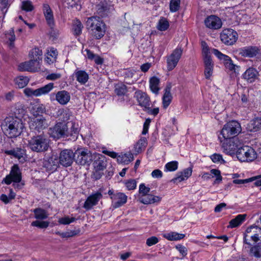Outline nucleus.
<instances>
[{"instance_id":"48","label":"nucleus","mask_w":261,"mask_h":261,"mask_svg":"<svg viewBox=\"0 0 261 261\" xmlns=\"http://www.w3.org/2000/svg\"><path fill=\"white\" fill-rule=\"evenodd\" d=\"M178 168V162L177 161H172L167 163L165 166V171H174Z\"/></svg>"},{"instance_id":"11","label":"nucleus","mask_w":261,"mask_h":261,"mask_svg":"<svg viewBox=\"0 0 261 261\" xmlns=\"http://www.w3.org/2000/svg\"><path fill=\"white\" fill-rule=\"evenodd\" d=\"M221 41L227 45L233 44L238 38V33L231 29H226L222 31L220 34Z\"/></svg>"},{"instance_id":"32","label":"nucleus","mask_w":261,"mask_h":261,"mask_svg":"<svg viewBox=\"0 0 261 261\" xmlns=\"http://www.w3.org/2000/svg\"><path fill=\"white\" fill-rule=\"evenodd\" d=\"M247 128L248 131L255 132L261 129V118H255L251 120L247 124Z\"/></svg>"},{"instance_id":"61","label":"nucleus","mask_w":261,"mask_h":261,"mask_svg":"<svg viewBox=\"0 0 261 261\" xmlns=\"http://www.w3.org/2000/svg\"><path fill=\"white\" fill-rule=\"evenodd\" d=\"M256 179V177H252L245 179H234L233 182L235 184H245L249 182H252Z\"/></svg>"},{"instance_id":"25","label":"nucleus","mask_w":261,"mask_h":261,"mask_svg":"<svg viewBox=\"0 0 261 261\" xmlns=\"http://www.w3.org/2000/svg\"><path fill=\"white\" fill-rule=\"evenodd\" d=\"M43 10L47 24L50 29L53 30L54 27H55V20L53 12L50 6L47 4H44Z\"/></svg>"},{"instance_id":"53","label":"nucleus","mask_w":261,"mask_h":261,"mask_svg":"<svg viewBox=\"0 0 261 261\" xmlns=\"http://www.w3.org/2000/svg\"><path fill=\"white\" fill-rule=\"evenodd\" d=\"M211 173L213 175L212 176V177H214V176L216 177V178L214 181L215 184H218L220 183L222 179V177L221 175V172L219 170L217 169H212L211 170Z\"/></svg>"},{"instance_id":"9","label":"nucleus","mask_w":261,"mask_h":261,"mask_svg":"<svg viewBox=\"0 0 261 261\" xmlns=\"http://www.w3.org/2000/svg\"><path fill=\"white\" fill-rule=\"evenodd\" d=\"M222 147L225 152L231 154L237 152L241 146L238 138H229L224 139Z\"/></svg>"},{"instance_id":"57","label":"nucleus","mask_w":261,"mask_h":261,"mask_svg":"<svg viewBox=\"0 0 261 261\" xmlns=\"http://www.w3.org/2000/svg\"><path fill=\"white\" fill-rule=\"evenodd\" d=\"M212 53L220 60H223V61L224 60H226V59H227V57H228L227 55L223 54L222 53H221L219 50L213 48L212 49Z\"/></svg>"},{"instance_id":"13","label":"nucleus","mask_w":261,"mask_h":261,"mask_svg":"<svg viewBox=\"0 0 261 261\" xmlns=\"http://www.w3.org/2000/svg\"><path fill=\"white\" fill-rule=\"evenodd\" d=\"M75 154L71 149H64L60 153L59 164L64 167L71 166L74 160Z\"/></svg>"},{"instance_id":"10","label":"nucleus","mask_w":261,"mask_h":261,"mask_svg":"<svg viewBox=\"0 0 261 261\" xmlns=\"http://www.w3.org/2000/svg\"><path fill=\"white\" fill-rule=\"evenodd\" d=\"M75 162L81 165H89L93 156L88 149H78L74 152Z\"/></svg>"},{"instance_id":"27","label":"nucleus","mask_w":261,"mask_h":261,"mask_svg":"<svg viewBox=\"0 0 261 261\" xmlns=\"http://www.w3.org/2000/svg\"><path fill=\"white\" fill-rule=\"evenodd\" d=\"M172 85L171 83H168L164 90L165 92L162 98L163 106L164 109H166L170 104L172 96L171 93Z\"/></svg>"},{"instance_id":"28","label":"nucleus","mask_w":261,"mask_h":261,"mask_svg":"<svg viewBox=\"0 0 261 261\" xmlns=\"http://www.w3.org/2000/svg\"><path fill=\"white\" fill-rule=\"evenodd\" d=\"M56 99L60 105H65L70 101V95L67 91H59L56 94Z\"/></svg>"},{"instance_id":"21","label":"nucleus","mask_w":261,"mask_h":261,"mask_svg":"<svg viewBox=\"0 0 261 261\" xmlns=\"http://www.w3.org/2000/svg\"><path fill=\"white\" fill-rule=\"evenodd\" d=\"M248 246H244L243 249L246 250L248 255L251 257L258 259L261 258V244L257 243L254 245H248Z\"/></svg>"},{"instance_id":"18","label":"nucleus","mask_w":261,"mask_h":261,"mask_svg":"<svg viewBox=\"0 0 261 261\" xmlns=\"http://www.w3.org/2000/svg\"><path fill=\"white\" fill-rule=\"evenodd\" d=\"M134 97L137 99L139 105L144 108V111L146 108H148L151 105L150 97L148 95L142 91H138L135 93Z\"/></svg>"},{"instance_id":"14","label":"nucleus","mask_w":261,"mask_h":261,"mask_svg":"<svg viewBox=\"0 0 261 261\" xmlns=\"http://www.w3.org/2000/svg\"><path fill=\"white\" fill-rule=\"evenodd\" d=\"M181 48H175L172 54L167 57V69L169 71L173 70L177 65L182 55Z\"/></svg>"},{"instance_id":"49","label":"nucleus","mask_w":261,"mask_h":261,"mask_svg":"<svg viewBox=\"0 0 261 261\" xmlns=\"http://www.w3.org/2000/svg\"><path fill=\"white\" fill-rule=\"evenodd\" d=\"M6 152L7 154L12 155L18 159H20L23 156V150L22 149L18 148H17L16 149L7 151Z\"/></svg>"},{"instance_id":"12","label":"nucleus","mask_w":261,"mask_h":261,"mask_svg":"<svg viewBox=\"0 0 261 261\" xmlns=\"http://www.w3.org/2000/svg\"><path fill=\"white\" fill-rule=\"evenodd\" d=\"M54 88V83H50L36 90H33L30 88H27L23 90L24 94L28 97L33 96H39L43 94H46Z\"/></svg>"},{"instance_id":"41","label":"nucleus","mask_w":261,"mask_h":261,"mask_svg":"<svg viewBox=\"0 0 261 261\" xmlns=\"http://www.w3.org/2000/svg\"><path fill=\"white\" fill-rule=\"evenodd\" d=\"M117 159L119 163H123L124 164H128L132 161H133L134 156L133 154L128 153L119 155Z\"/></svg>"},{"instance_id":"4","label":"nucleus","mask_w":261,"mask_h":261,"mask_svg":"<svg viewBox=\"0 0 261 261\" xmlns=\"http://www.w3.org/2000/svg\"><path fill=\"white\" fill-rule=\"evenodd\" d=\"M241 132L240 124L237 121L232 120L225 124L221 130V134L224 139L237 138Z\"/></svg>"},{"instance_id":"17","label":"nucleus","mask_w":261,"mask_h":261,"mask_svg":"<svg viewBox=\"0 0 261 261\" xmlns=\"http://www.w3.org/2000/svg\"><path fill=\"white\" fill-rule=\"evenodd\" d=\"M102 195L101 192L97 191L92 193L86 199L83 207L87 211L90 210L97 205L99 201L102 199Z\"/></svg>"},{"instance_id":"30","label":"nucleus","mask_w":261,"mask_h":261,"mask_svg":"<svg viewBox=\"0 0 261 261\" xmlns=\"http://www.w3.org/2000/svg\"><path fill=\"white\" fill-rule=\"evenodd\" d=\"M73 75L76 81L81 85L85 84L89 79L88 74L84 70H76L73 73Z\"/></svg>"},{"instance_id":"45","label":"nucleus","mask_w":261,"mask_h":261,"mask_svg":"<svg viewBox=\"0 0 261 261\" xmlns=\"http://www.w3.org/2000/svg\"><path fill=\"white\" fill-rule=\"evenodd\" d=\"M115 92L118 96L124 95L127 92V87L122 84L116 85L115 87Z\"/></svg>"},{"instance_id":"34","label":"nucleus","mask_w":261,"mask_h":261,"mask_svg":"<svg viewBox=\"0 0 261 261\" xmlns=\"http://www.w3.org/2000/svg\"><path fill=\"white\" fill-rule=\"evenodd\" d=\"M72 113L69 109L66 108L60 109L57 112L56 115L59 117V119L65 122L70 119Z\"/></svg>"},{"instance_id":"56","label":"nucleus","mask_w":261,"mask_h":261,"mask_svg":"<svg viewBox=\"0 0 261 261\" xmlns=\"http://www.w3.org/2000/svg\"><path fill=\"white\" fill-rule=\"evenodd\" d=\"M22 9L26 11H31L33 10L34 7L30 1H24L22 3Z\"/></svg>"},{"instance_id":"20","label":"nucleus","mask_w":261,"mask_h":261,"mask_svg":"<svg viewBox=\"0 0 261 261\" xmlns=\"http://www.w3.org/2000/svg\"><path fill=\"white\" fill-rule=\"evenodd\" d=\"M39 64L36 60H31L29 61L20 63L18 67V69L20 71H30L35 72L39 68Z\"/></svg>"},{"instance_id":"42","label":"nucleus","mask_w":261,"mask_h":261,"mask_svg":"<svg viewBox=\"0 0 261 261\" xmlns=\"http://www.w3.org/2000/svg\"><path fill=\"white\" fill-rule=\"evenodd\" d=\"M29 79L27 76H19L15 79L16 84L19 88L24 87L29 83Z\"/></svg>"},{"instance_id":"54","label":"nucleus","mask_w":261,"mask_h":261,"mask_svg":"<svg viewBox=\"0 0 261 261\" xmlns=\"http://www.w3.org/2000/svg\"><path fill=\"white\" fill-rule=\"evenodd\" d=\"M180 0H171L170 3V10L171 12H176L179 10Z\"/></svg>"},{"instance_id":"59","label":"nucleus","mask_w":261,"mask_h":261,"mask_svg":"<svg viewBox=\"0 0 261 261\" xmlns=\"http://www.w3.org/2000/svg\"><path fill=\"white\" fill-rule=\"evenodd\" d=\"M80 231H81L79 229H74L72 230H68L64 232V238H68L74 237L79 234L80 233Z\"/></svg>"},{"instance_id":"19","label":"nucleus","mask_w":261,"mask_h":261,"mask_svg":"<svg viewBox=\"0 0 261 261\" xmlns=\"http://www.w3.org/2000/svg\"><path fill=\"white\" fill-rule=\"evenodd\" d=\"M205 26L210 29L218 30L222 27V22L221 19L216 15H210L204 20Z\"/></svg>"},{"instance_id":"63","label":"nucleus","mask_w":261,"mask_h":261,"mask_svg":"<svg viewBox=\"0 0 261 261\" xmlns=\"http://www.w3.org/2000/svg\"><path fill=\"white\" fill-rule=\"evenodd\" d=\"M159 242V239L156 237H151L148 238L146 240V245L148 246H151Z\"/></svg>"},{"instance_id":"33","label":"nucleus","mask_w":261,"mask_h":261,"mask_svg":"<svg viewBox=\"0 0 261 261\" xmlns=\"http://www.w3.org/2000/svg\"><path fill=\"white\" fill-rule=\"evenodd\" d=\"M204 64V76L206 79H210L213 72L214 64L212 59L203 60Z\"/></svg>"},{"instance_id":"35","label":"nucleus","mask_w":261,"mask_h":261,"mask_svg":"<svg viewBox=\"0 0 261 261\" xmlns=\"http://www.w3.org/2000/svg\"><path fill=\"white\" fill-rule=\"evenodd\" d=\"M83 29V25L80 20L75 19L73 20L71 31L75 36H80L82 33Z\"/></svg>"},{"instance_id":"2","label":"nucleus","mask_w":261,"mask_h":261,"mask_svg":"<svg viewBox=\"0 0 261 261\" xmlns=\"http://www.w3.org/2000/svg\"><path fill=\"white\" fill-rule=\"evenodd\" d=\"M87 29L96 39L101 38L106 32V24L98 16L88 17L86 22Z\"/></svg>"},{"instance_id":"15","label":"nucleus","mask_w":261,"mask_h":261,"mask_svg":"<svg viewBox=\"0 0 261 261\" xmlns=\"http://www.w3.org/2000/svg\"><path fill=\"white\" fill-rule=\"evenodd\" d=\"M21 180V175L19 167L17 165H14L9 174L7 175L3 181L7 185H10L12 181L19 182Z\"/></svg>"},{"instance_id":"5","label":"nucleus","mask_w":261,"mask_h":261,"mask_svg":"<svg viewBox=\"0 0 261 261\" xmlns=\"http://www.w3.org/2000/svg\"><path fill=\"white\" fill-rule=\"evenodd\" d=\"M254 243L261 242V228L257 226H251L248 227L243 236V243L246 245H250V241Z\"/></svg>"},{"instance_id":"47","label":"nucleus","mask_w":261,"mask_h":261,"mask_svg":"<svg viewBox=\"0 0 261 261\" xmlns=\"http://www.w3.org/2000/svg\"><path fill=\"white\" fill-rule=\"evenodd\" d=\"M224 64L227 69H229L230 71H233L234 72H236V68H238L239 67L233 63L232 61L229 57H228L227 59H226V60L224 61Z\"/></svg>"},{"instance_id":"50","label":"nucleus","mask_w":261,"mask_h":261,"mask_svg":"<svg viewBox=\"0 0 261 261\" xmlns=\"http://www.w3.org/2000/svg\"><path fill=\"white\" fill-rule=\"evenodd\" d=\"M169 27L168 21L165 18L161 19L158 23V29L160 31H165L168 29Z\"/></svg>"},{"instance_id":"44","label":"nucleus","mask_w":261,"mask_h":261,"mask_svg":"<svg viewBox=\"0 0 261 261\" xmlns=\"http://www.w3.org/2000/svg\"><path fill=\"white\" fill-rule=\"evenodd\" d=\"M201 45L202 48L203 60L212 59L210 56V48L206 42L204 41H201Z\"/></svg>"},{"instance_id":"64","label":"nucleus","mask_w":261,"mask_h":261,"mask_svg":"<svg viewBox=\"0 0 261 261\" xmlns=\"http://www.w3.org/2000/svg\"><path fill=\"white\" fill-rule=\"evenodd\" d=\"M47 55L52 58V61H56L58 56L57 50L52 47L48 51Z\"/></svg>"},{"instance_id":"8","label":"nucleus","mask_w":261,"mask_h":261,"mask_svg":"<svg viewBox=\"0 0 261 261\" xmlns=\"http://www.w3.org/2000/svg\"><path fill=\"white\" fill-rule=\"evenodd\" d=\"M29 125L30 129L35 133H39L48 126L47 120L43 116H37L31 118Z\"/></svg>"},{"instance_id":"23","label":"nucleus","mask_w":261,"mask_h":261,"mask_svg":"<svg viewBox=\"0 0 261 261\" xmlns=\"http://www.w3.org/2000/svg\"><path fill=\"white\" fill-rule=\"evenodd\" d=\"M258 49L256 46H249L239 49V55L244 57L252 58L258 54Z\"/></svg>"},{"instance_id":"39","label":"nucleus","mask_w":261,"mask_h":261,"mask_svg":"<svg viewBox=\"0 0 261 261\" xmlns=\"http://www.w3.org/2000/svg\"><path fill=\"white\" fill-rule=\"evenodd\" d=\"M31 59L36 60L38 63L40 64V62L42 60V51L39 48H34L32 49L29 54Z\"/></svg>"},{"instance_id":"43","label":"nucleus","mask_w":261,"mask_h":261,"mask_svg":"<svg viewBox=\"0 0 261 261\" xmlns=\"http://www.w3.org/2000/svg\"><path fill=\"white\" fill-rule=\"evenodd\" d=\"M6 38L8 40V45L10 48H13L14 46V41L15 40V36L13 29L9 31L6 34Z\"/></svg>"},{"instance_id":"7","label":"nucleus","mask_w":261,"mask_h":261,"mask_svg":"<svg viewBox=\"0 0 261 261\" xmlns=\"http://www.w3.org/2000/svg\"><path fill=\"white\" fill-rule=\"evenodd\" d=\"M238 159L242 162H250L256 158L255 150L248 146L240 147L237 151Z\"/></svg>"},{"instance_id":"40","label":"nucleus","mask_w":261,"mask_h":261,"mask_svg":"<svg viewBox=\"0 0 261 261\" xmlns=\"http://www.w3.org/2000/svg\"><path fill=\"white\" fill-rule=\"evenodd\" d=\"M164 237L169 241H177L183 239L185 235L176 232H170L163 235Z\"/></svg>"},{"instance_id":"29","label":"nucleus","mask_w":261,"mask_h":261,"mask_svg":"<svg viewBox=\"0 0 261 261\" xmlns=\"http://www.w3.org/2000/svg\"><path fill=\"white\" fill-rule=\"evenodd\" d=\"M140 201L144 204H150L159 202L161 200V197L147 194L144 196L139 198Z\"/></svg>"},{"instance_id":"51","label":"nucleus","mask_w":261,"mask_h":261,"mask_svg":"<svg viewBox=\"0 0 261 261\" xmlns=\"http://www.w3.org/2000/svg\"><path fill=\"white\" fill-rule=\"evenodd\" d=\"M76 218L74 217H69V216H65L60 218L58 220V222L63 225H68L71 223H72L76 220Z\"/></svg>"},{"instance_id":"52","label":"nucleus","mask_w":261,"mask_h":261,"mask_svg":"<svg viewBox=\"0 0 261 261\" xmlns=\"http://www.w3.org/2000/svg\"><path fill=\"white\" fill-rule=\"evenodd\" d=\"M49 224L48 221L36 220L32 222L31 225L40 228H46L48 227Z\"/></svg>"},{"instance_id":"31","label":"nucleus","mask_w":261,"mask_h":261,"mask_svg":"<svg viewBox=\"0 0 261 261\" xmlns=\"http://www.w3.org/2000/svg\"><path fill=\"white\" fill-rule=\"evenodd\" d=\"M246 214H239L229 221L228 228H235L241 225L246 220Z\"/></svg>"},{"instance_id":"62","label":"nucleus","mask_w":261,"mask_h":261,"mask_svg":"<svg viewBox=\"0 0 261 261\" xmlns=\"http://www.w3.org/2000/svg\"><path fill=\"white\" fill-rule=\"evenodd\" d=\"M186 179V178L184 177V175L181 173V172H178L176 174V177L173 178L171 182H173L174 183H179L184 180Z\"/></svg>"},{"instance_id":"58","label":"nucleus","mask_w":261,"mask_h":261,"mask_svg":"<svg viewBox=\"0 0 261 261\" xmlns=\"http://www.w3.org/2000/svg\"><path fill=\"white\" fill-rule=\"evenodd\" d=\"M211 159L214 163H223L225 162L221 155L215 153L211 156Z\"/></svg>"},{"instance_id":"26","label":"nucleus","mask_w":261,"mask_h":261,"mask_svg":"<svg viewBox=\"0 0 261 261\" xmlns=\"http://www.w3.org/2000/svg\"><path fill=\"white\" fill-rule=\"evenodd\" d=\"M93 166L94 170H104L107 166V162L104 156L100 154L94 155Z\"/></svg>"},{"instance_id":"60","label":"nucleus","mask_w":261,"mask_h":261,"mask_svg":"<svg viewBox=\"0 0 261 261\" xmlns=\"http://www.w3.org/2000/svg\"><path fill=\"white\" fill-rule=\"evenodd\" d=\"M150 188L145 186L144 184H141L139 186V193L141 194V196L147 195L150 191Z\"/></svg>"},{"instance_id":"38","label":"nucleus","mask_w":261,"mask_h":261,"mask_svg":"<svg viewBox=\"0 0 261 261\" xmlns=\"http://www.w3.org/2000/svg\"><path fill=\"white\" fill-rule=\"evenodd\" d=\"M160 83V79L156 77L153 76L149 80V87L151 91L155 93L158 94L159 88V85Z\"/></svg>"},{"instance_id":"6","label":"nucleus","mask_w":261,"mask_h":261,"mask_svg":"<svg viewBox=\"0 0 261 261\" xmlns=\"http://www.w3.org/2000/svg\"><path fill=\"white\" fill-rule=\"evenodd\" d=\"M48 133L50 137L57 139L67 137L69 135L67 125L65 122H58L49 128Z\"/></svg>"},{"instance_id":"22","label":"nucleus","mask_w":261,"mask_h":261,"mask_svg":"<svg viewBox=\"0 0 261 261\" xmlns=\"http://www.w3.org/2000/svg\"><path fill=\"white\" fill-rule=\"evenodd\" d=\"M243 78L249 83H252L259 78V72L254 68L249 67L243 74Z\"/></svg>"},{"instance_id":"16","label":"nucleus","mask_w":261,"mask_h":261,"mask_svg":"<svg viewBox=\"0 0 261 261\" xmlns=\"http://www.w3.org/2000/svg\"><path fill=\"white\" fill-rule=\"evenodd\" d=\"M41 166V169L48 172L53 173L55 171L58 167V159L53 156L44 158L42 162Z\"/></svg>"},{"instance_id":"1","label":"nucleus","mask_w":261,"mask_h":261,"mask_svg":"<svg viewBox=\"0 0 261 261\" xmlns=\"http://www.w3.org/2000/svg\"><path fill=\"white\" fill-rule=\"evenodd\" d=\"M1 128L9 138H16L22 133L23 128L21 120L16 117H7L2 122Z\"/></svg>"},{"instance_id":"55","label":"nucleus","mask_w":261,"mask_h":261,"mask_svg":"<svg viewBox=\"0 0 261 261\" xmlns=\"http://www.w3.org/2000/svg\"><path fill=\"white\" fill-rule=\"evenodd\" d=\"M125 185L128 190H133L136 188L137 182L135 179H131L127 180Z\"/></svg>"},{"instance_id":"37","label":"nucleus","mask_w":261,"mask_h":261,"mask_svg":"<svg viewBox=\"0 0 261 261\" xmlns=\"http://www.w3.org/2000/svg\"><path fill=\"white\" fill-rule=\"evenodd\" d=\"M34 213V217L37 220H44L48 218V214L47 212L41 208H36L33 210Z\"/></svg>"},{"instance_id":"24","label":"nucleus","mask_w":261,"mask_h":261,"mask_svg":"<svg viewBox=\"0 0 261 261\" xmlns=\"http://www.w3.org/2000/svg\"><path fill=\"white\" fill-rule=\"evenodd\" d=\"M111 198L112 200L113 207L118 208L126 202L127 197L123 193L118 192L115 193V195L111 196Z\"/></svg>"},{"instance_id":"3","label":"nucleus","mask_w":261,"mask_h":261,"mask_svg":"<svg viewBox=\"0 0 261 261\" xmlns=\"http://www.w3.org/2000/svg\"><path fill=\"white\" fill-rule=\"evenodd\" d=\"M28 146L33 151L42 152L46 151L49 147V140L44 135H38L31 138Z\"/></svg>"},{"instance_id":"36","label":"nucleus","mask_w":261,"mask_h":261,"mask_svg":"<svg viewBox=\"0 0 261 261\" xmlns=\"http://www.w3.org/2000/svg\"><path fill=\"white\" fill-rule=\"evenodd\" d=\"M147 145V141L145 137H141L135 145V151L139 153L144 150Z\"/></svg>"},{"instance_id":"46","label":"nucleus","mask_w":261,"mask_h":261,"mask_svg":"<svg viewBox=\"0 0 261 261\" xmlns=\"http://www.w3.org/2000/svg\"><path fill=\"white\" fill-rule=\"evenodd\" d=\"M45 112V107L41 105H37L34 107L33 114L35 117L42 116L41 114Z\"/></svg>"}]
</instances>
